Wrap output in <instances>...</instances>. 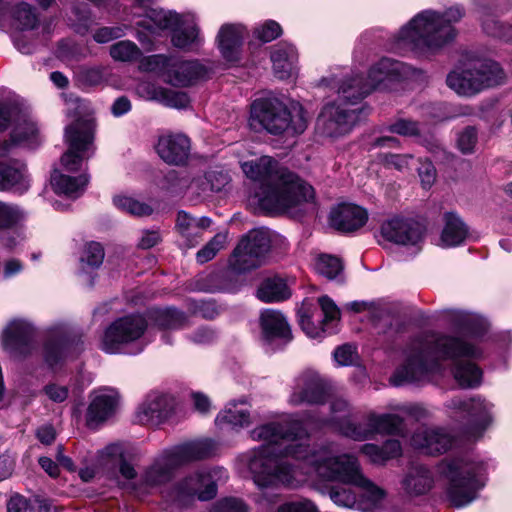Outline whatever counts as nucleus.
<instances>
[{
  "label": "nucleus",
  "mask_w": 512,
  "mask_h": 512,
  "mask_svg": "<svg viewBox=\"0 0 512 512\" xmlns=\"http://www.w3.org/2000/svg\"><path fill=\"white\" fill-rule=\"evenodd\" d=\"M250 436L254 441L263 442L242 456L254 483L261 489L299 486L302 480L298 479L297 468L283 458L307 460L310 464L313 451L309 445L299 442L308 437L303 423L299 420L271 422L254 428Z\"/></svg>",
  "instance_id": "f257e3e1"
},
{
  "label": "nucleus",
  "mask_w": 512,
  "mask_h": 512,
  "mask_svg": "<svg viewBox=\"0 0 512 512\" xmlns=\"http://www.w3.org/2000/svg\"><path fill=\"white\" fill-rule=\"evenodd\" d=\"M481 355V349L465 337L423 333L408 344L405 360L391 382L395 386L422 382L440 368L441 361H451L457 383L462 388H474L480 384L482 372L471 360Z\"/></svg>",
  "instance_id": "f03ea898"
},
{
  "label": "nucleus",
  "mask_w": 512,
  "mask_h": 512,
  "mask_svg": "<svg viewBox=\"0 0 512 512\" xmlns=\"http://www.w3.org/2000/svg\"><path fill=\"white\" fill-rule=\"evenodd\" d=\"M241 168L248 178L259 183L255 198L267 212H287L314 200L313 187L272 157L243 162Z\"/></svg>",
  "instance_id": "7ed1b4c3"
},
{
  "label": "nucleus",
  "mask_w": 512,
  "mask_h": 512,
  "mask_svg": "<svg viewBox=\"0 0 512 512\" xmlns=\"http://www.w3.org/2000/svg\"><path fill=\"white\" fill-rule=\"evenodd\" d=\"M310 466L316 475L325 480L351 484L363 491L364 501L357 502L355 494L347 488H334L330 491L331 500L340 507L352 508L357 505L364 512H374L385 497V491L367 479L360 468L358 459L350 454L335 455L331 445L314 450Z\"/></svg>",
  "instance_id": "20e7f679"
},
{
  "label": "nucleus",
  "mask_w": 512,
  "mask_h": 512,
  "mask_svg": "<svg viewBox=\"0 0 512 512\" xmlns=\"http://www.w3.org/2000/svg\"><path fill=\"white\" fill-rule=\"evenodd\" d=\"M465 15L459 5L451 6L444 13L425 10L413 17L398 33V42L423 53L439 49L456 36L454 24Z\"/></svg>",
  "instance_id": "39448f33"
},
{
  "label": "nucleus",
  "mask_w": 512,
  "mask_h": 512,
  "mask_svg": "<svg viewBox=\"0 0 512 512\" xmlns=\"http://www.w3.org/2000/svg\"><path fill=\"white\" fill-rule=\"evenodd\" d=\"M251 118L259 122L263 129L272 135L302 134L308 127L303 106L293 102L287 106L276 97H262L253 101Z\"/></svg>",
  "instance_id": "423d86ee"
},
{
  "label": "nucleus",
  "mask_w": 512,
  "mask_h": 512,
  "mask_svg": "<svg viewBox=\"0 0 512 512\" xmlns=\"http://www.w3.org/2000/svg\"><path fill=\"white\" fill-rule=\"evenodd\" d=\"M439 472L449 480L447 495L455 507L471 503L484 486V464L468 455L443 460Z\"/></svg>",
  "instance_id": "0eeeda50"
},
{
  "label": "nucleus",
  "mask_w": 512,
  "mask_h": 512,
  "mask_svg": "<svg viewBox=\"0 0 512 512\" xmlns=\"http://www.w3.org/2000/svg\"><path fill=\"white\" fill-rule=\"evenodd\" d=\"M328 85L337 89L338 99L326 104L316 123V130L325 137H340L348 134L365 113L364 107H355L361 100L344 98L339 93L341 81L335 78L329 80Z\"/></svg>",
  "instance_id": "6e6552de"
},
{
  "label": "nucleus",
  "mask_w": 512,
  "mask_h": 512,
  "mask_svg": "<svg viewBox=\"0 0 512 512\" xmlns=\"http://www.w3.org/2000/svg\"><path fill=\"white\" fill-rule=\"evenodd\" d=\"M223 468H201L179 480L166 498L180 508L190 506L195 500L208 501L217 494V483L226 479Z\"/></svg>",
  "instance_id": "1a4fd4ad"
},
{
  "label": "nucleus",
  "mask_w": 512,
  "mask_h": 512,
  "mask_svg": "<svg viewBox=\"0 0 512 512\" xmlns=\"http://www.w3.org/2000/svg\"><path fill=\"white\" fill-rule=\"evenodd\" d=\"M407 74L408 67L404 63L382 58L370 68L367 80L359 74L341 80L339 93L347 99L362 100L373 89L387 88L389 82L398 81Z\"/></svg>",
  "instance_id": "9d476101"
},
{
  "label": "nucleus",
  "mask_w": 512,
  "mask_h": 512,
  "mask_svg": "<svg viewBox=\"0 0 512 512\" xmlns=\"http://www.w3.org/2000/svg\"><path fill=\"white\" fill-rule=\"evenodd\" d=\"M271 241L269 229L250 230L233 250L229 260L231 269L236 273H245L261 266L270 252Z\"/></svg>",
  "instance_id": "9b49d317"
},
{
  "label": "nucleus",
  "mask_w": 512,
  "mask_h": 512,
  "mask_svg": "<svg viewBox=\"0 0 512 512\" xmlns=\"http://www.w3.org/2000/svg\"><path fill=\"white\" fill-rule=\"evenodd\" d=\"M95 121L92 118H79L65 129L67 151L61 157L65 170L74 172L80 169L84 159L94 154Z\"/></svg>",
  "instance_id": "f8f14e48"
},
{
  "label": "nucleus",
  "mask_w": 512,
  "mask_h": 512,
  "mask_svg": "<svg viewBox=\"0 0 512 512\" xmlns=\"http://www.w3.org/2000/svg\"><path fill=\"white\" fill-rule=\"evenodd\" d=\"M149 70L161 73L173 86H189L205 78L207 69L198 61L181 60L162 54L152 55L146 59Z\"/></svg>",
  "instance_id": "ddd939ff"
},
{
  "label": "nucleus",
  "mask_w": 512,
  "mask_h": 512,
  "mask_svg": "<svg viewBox=\"0 0 512 512\" xmlns=\"http://www.w3.org/2000/svg\"><path fill=\"white\" fill-rule=\"evenodd\" d=\"M147 329V321L141 315H129L115 320L105 330L101 349L109 354L124 352V347L138 340Z\"/></svg>",
  "instance_id": "4468645a"
},
{
  "label": "nucleus",
  "mask_w": 512,
  "mask_h": 512,
  "mask_svg": "<svg viewBox=\"0 0 512 512\" xmlns=\"http://www.w3.org/2000/svg\"><path fill=\"white\" fill-rule=\"evenodd\" d=\"M445 405L454 413L463 415L465 419V433L469 437H480L491 422L490 410L492 404L480 397H473L467 400L453 398Z\"/></svg>",
  "instance_id": "2eb2a0df"
},
{
  "label": "nucleus",
  "mask_w": 512,
  "mask_h": 512,
  "mask_svg": "<svg viewBox=\"0 0 512 512\" xmlns=\"http://www.w3.org/2000/svg\"><path fill=\"white\" fill-rule=\"evenodd\" d=\"M329 383L314 370H304L299 373L293 382L289 403L298 406L301 404L321 405L329 397Z\"/></svg>",
  "instance_id": "dca6fc26"
},
{
  "label": "nucleus",
  "mask_w": 512,
  "mask_h": 512,
  "mask_svg": "<svg viewBox=\"0 0 512 512\" xmlns=\"http://www.w3.org/2000/svg\"><path fill=\"white\" fill-rule=\"evenodd\" d=\"M403 430V418L397 414H377L370 412L366 416L365 424L357 427L348 426L344 436L355 441H364L373 438L376 434L398 435Z\"/></svg>",
  "instance_id": "f3484780"
},
{
  "label": "nucleus",
  "mask_w": 512,
  "mask_h": 512,
  "mask_svg": "<svg viewBox=\"0 0 512 512\" xmlns=\"http://www.w3.org/2000/svg\"><path fill=\"white\" fill-rule=\"evenodd\" d=\"M381 237L390 243L401 246H417L424 237L423 226L410 218L393 217L380 227Z\"/></svg>",
  "instance_id": "a211bd4d"
},
{
  "label": "nucleus",
  "mask_w": 512,
  "mask_h": 512,
  "mask_svg": "<svg viewBox=\"0 0 512 512\" xmlns=\"http://www.w3.org/2000/svg\"><path fill=\"white\" fill-rule=\"evenodd\" d=\"M261 337L273 349L286 345L292 340L291 328L286 317L278 310L264 309L260 313Z\"/></svg>",
  "instance_id": "6ab92c4d"
},
{
  "label": "nucleus",
  "mask_w": 512,
  "mask_h": 512,
  "mask_svg": "<svg viewBox=\"0 0 512 512\" xmlns=\"http://www.w3.org/2000/svg\"><path fill=\"white\" fill-rule=\"evenodd\" d=\"M454 437L444 428L421 426L411 436V445L427 455L447 452L453 445Z\"/></svg>",
  "instance_id": "aec40b11"
},
{
  "label": "nucleus",
  "mask_w": 512,
  "mask_h": 512,
  "mask_svg": "<svg viewBox=\"0 0 512 512\" xmlns=\"http://www.w3.org/2000/svg\"><path fill=\"white\" fill-rule=\"evenodd\" d=\"M34 328L24 320H14L3 332V346L12 357L21 358L33 350Z\"/></svg>",
  "instance_id": "412c9836"
},
{
  "label": "nucleus",
  "mask_w": 512,
  "mask_h": 512,
  "mask_svg": "<svg viewBox=\"0 0 512 512\" xmlns=\"http://www.w3.org/2000/svg\"><path fill=\"white\" fill-rule=\"evenodd\" d=\"M104 465L117 467L120 475L127 481L137 477L134 463L137 460L136 450L123 443L107 445L100 453Z\"/></svg>",
  "instance_id": "4be33fe9"
},
{
  "label": "nucleus",
  "mask_w": 512,
  "mask_h": 512,
  "mask_svg": "<svg viewBox=\"0 0 512 512\" xmlns=\"http://www.w3.org/2000/svg\"><path fill=\"white\" fill-rule=\"evenodd\" d=\"M367 221V210L355 204H339L329 213L331 227L342 233H353L362 228Z\"/></svg>",
  "instance_id": "5701e85b"
},
{
  "label": "nucleus",
  "mask_w": 512,
  "mask_h": 512,
  "mask_svg": "<svg viewBox=\"0 0 512 512\" xmlns=\"http://www.w3.org/2000/svg\"><path fill=\"white\" fill-rule=\"evenodd\" d=\"M190 139L184 134L161 136L156 145L159 157L169 165H184L190 155Z\"/></svg>",
  "instance_id": "b1692460"
},
{
  "label": "nucleus",
  "mask_w": 512,
  "mask_h": 512,
  "mask_svg": "<svg viewBox=\"0 0 512 512\" xmlns=\"http://www.w3.org/2000/svg\"><path fill=\"white\" fill-rule=\"evenodd\" d=\"M174 400L172 397L151 393L138 409L137 417L143 424L159 425L167 420L173 412Z\"/></svg>",
  "instance_id": "393cba45"
},
{
  "label": "nucleus",
  "mask_w": 512,
  "mask_h": 512,
  "mask_svg": "<svg viewBox=\"0 0 512 512\" xmlns=\"http://www.w3.org/2000/svg\"><path fill=\"white\" fill-rule=\"evenodd\" d=\"M168 451L178 467H181L193 461L213 457L218 451V445L212 439L203 438L185 442Z\"/></svg>",
  "instance_id": "a878e982"
},
{
  "label": "nucleus",
  "mask_w": 512,
  "mask_h": 512,
  "mask_svg": "<svg viewBox=\"0 0 512 512\" xmlns=\"http://www.w3.org/2000/svg\"><path fill=\"white\" fill-rule=\"evenodd\" d=\"M331 416L329 418H317L313 415L307 414L306 420L309 423H314L315 428L321 429L324 427H331L344 436V429L348 426L357 427L359 423H355L351 419V409L349 403L342 398L334 399L330 404Z\"/></svg>",
  "instance_id": "bb28decb"
},
{
  "label": "nucleus",
  "mask_w": 512,
  "mask_h": 512,
  "mask_svg": "<svg viewBox=\"0 0 512 512\" xmlns=\"http://www.w3.org/2000/svg\"><path fill=\"white\" fill-rule=\"evenodd\" d=\"M404 492L412 497L428 493L434 486L432 470L420 463L411 464L401 481Z\"/></svg>",
  "instance_id": "cd10ccee"
},
{
  "label": "nucleus",
  "mask_w": 512,
  "mask_h": 512,
  "mask_svg": "<svg viewBox=\"0 0 512 512\" xmlns=\"http://www.w3.org/2000/svg\"><path fill=\"white\" fill-rule=\"evenodd\" d=\"M117 405L118 395L115 391H104L93 396L86 412L87 426L97 428L115 413Z\"/></svg>",
  "instance_id": "c85d7f7f"
},
{
  "label": "nucleus",
  "mask_w": 512,
  "mask_h": 512,
  "mask_svg": "<svg viewBox=\"0 0 512 512\" xmlns=\"http://www.w3.org/2000/svg\"><path fill=\"white\" fill-rule=\"evenodd\" d=\"M177 468L179 467L169 451H165L146 468L141 476V485L146 488L159 487L171 480Z\"/></svg>",
  "instance_id": "c756f323"
},
{
  "label": "nucleus",
  "mask_w": 512,
  "mask_h": 512,
  "mask_svg": "<svg viewBox=\"0 0 512 512\" xmlns=\"http://www.w3.org/2000/svg\"><path fill=\"white\" fill-rule=\"evenodd\" d=\"M136 91L146 100H154L172 108L182 109L189 104V97L186 93L160 87L151 82L139 83Z\"/></svg>",
  "instance_id": "7c9ffc66"
},
{
  "label": "nucleus",
  "mask_w": 512,
  "mask_h": 512,
  "mask_svg": "<svg viewBox=\"0 0 512 512\" xmlns=\"http://www.w3.org/2000/svg\"><path fill=\"white\" fill-rule=\"evenodd\" d=\"M71 339L62 326L49 330V336L44 346V359L50 367L61 363L65 358L70 346Z\"/></svg>",
  "instance_id": "2f4dec72"
},
{
  "label": "nucleus",
  "mask_w": 512,
  "mask_h": 512,
  "mask_svg": "<svg viewBox=\"0 0 512 512\" xmlns=\"http://www.w3.org/2000/svg\"><path fill=\"white\" fill-rule=\"evenodd\" d=\"M244 37V27L239 24L223 25L217 35L218 46L222 56L228 62L239 59V49Z\"/></svg>",
  "instance_id": "473e14b6"
},
{
  "label": "nucleus",
  "mask_w": 512,
  "mask_h": 512,
  "mask_svg": "<svg viewBox=\"0 0 512 512\" xmlns=\"http://www.w3.org/2000/svg\"><path fill=\"white\" fill-rule=\"evenodd\" d=\"M273 70L279 79L289 78L296 68L298 53L294 46L288 43H278L271 53Z\"/></svg>",
  "instance_id": "72a5a7b5"
},
{
  "label": "nucleus",
  "mask_w": 512,
  "mask_h": 512,
  "mask_svg": "<svg viewBox=\"0 0 512 512\" xmlns=\"http://www.w3.org/2000/svg\"><path fill=\"white\" fill-rule=\"evenodd\" d=\"M446 82L457 94L464 96L474 95L483 89V81L478 79L474 65L461 71H452Z\"/></svg>",
  "instance_id": "f704fd0d"
},
{
  "label": "nucleus",
  "mask_w": 512,
  "mask_h": 512,
  "mask_svg": "<svg viewBox=\"0 0 512 512\" xmlns=\"http://www.w3.org/2000/svg\"><path fill=\"white\" fill-rule=\"evenodd\" d=\"M25 171V165L18 161H0V191L16 189L23 192L27 190L29 184Z\"/></svg>",
  "instance_id": "c9c22d12"
},
{
  "label": "nucleus",
  "mask_w": 512,
  "mask_h": 512,
  "mask_svg": "<svg viewBox=\"0 0 512 512\" xmlns=\"http://www.w3.org/2000/svg\"><path fill=\"white\" fill-rule=\"evenodd\" d=\"M444 227L441 233V244L443 247H455L461 245L468 236V227L464 221L455 213L444 214Z\"/></svg>",
  "instance_id": "e433bc0d"
},
{
  "label": "nucleus",
  "mask_w": 512,
  "mask_h": 512,
  "mask_svg": "<svg viewBox=\"0 0 512 512\" xmlns=\"http://www.w3.org/2000/svg\"><path fill=\"white\" fill-rule=\"evenodd\" d=\"M88 182L89 176L87 174L74 177L55 170L51 175V184L54 191L70 198L79 197L84 192Z\"/></svg>",
  "instance_id": "4c0bfd02"
},
{
  "label": "nucleus",
  "mask_w": 512,
  "mask_h": 512,
  "mask_svg": "<svg viewBox=\"0 0 512 512\" xmlns=\"http://www.w3.org/2000/svg\"><path fill=\"white\" fill-rule=\"evenodd\" d=\"M150 318L157 327L164 330L183 329L190 325L188 315L173 307L153 309Z\"/></svg>",
  "instance_id": "58836bf2"
},
{
  "label": "nucleus",
  "mask_w": 512,
  "mask_h": 512,
  "mask_svg": "<svg viewBox=\"0 0 512 512\" xmlns=\"http://www.w3.org/2000/svg\"><path fill=\"white\" fill-rule=\"evenodd\" d=\"M256 296L262 302L273 303L287 300L291 296V292L282 278L270 277L261 282Z\"/></svg>",
  "instance_id": "ea45409f"
},
{
  "label": "nucleus",
  "mask_w": 512,
  "mask_h": 512,
  "mask_svg": "<svg viewBox=\"0 0 512 512\" xmlns=\"http://www.w3.org/2000/svg\"><path fill=\"white\" fill-rule=\"evenodd\" d=\"M450 313L456 327L463 335L471 338L480 337L488 328L487 321L478 315L463 311H451Z\"/></svg>",
  "instance_id": "a19ab883"
},
{
  "label": "nucleus",
  "mask_w": 512,
  "mask_h": 512,
  "mask_svg": "<svg viewBox=\"0 0 512 512\" xmlns=\"http://www.w3.org/2000/svg\"><path fill=\"white\" fill-rule=\"evenodd\" d=\"M361 452L373 463H384L387 460L397 458L402 454V447L399 440L389 439L382 446L367 443L361 446Z\"/></svg>",
  "instance_id": "79ce46f5"
},
{
  "label": "nucleus",
  "mask_w": 512,
  "mask_h": 512,
  "mask_svg": "<svg viewBox=\"0 0 512 512\" xmlns=\"http://www.w3.org/2000/svg\"><path fill=\"white\" fill-rule=\"evenodd\" d=\"M172 44L182 50H191L201 42L199 28L193 22L184 21L172 29Z\"/></svg>",
  "instance_id": "37998d69"
},
{
  "label": "nucleus",
  "mask_w": 512,
  "mask_h": 512,
  "mask_svg": "<svg viewBox=\"0 0 512 512\" xmlns=\"http://www.w3.org/2000/svg\"><path fill=\"white\" fill-rule=\"evenodd\" d=\"M215 423L219 428H243L251 423L250 413L248 409L238 408L235 402H231L218 413Z\"/></svg>",
  "instance_id": "c03bdc74"
},
{
  "label": "nucleus",
  "mask_w": 512,
  "mask_h": 512,
  "mask_svg": "<svg viewBox=\"0 0 512 512\" xmlns=\"http://www.w3.org/2000/svg\"><path fill=\"white\" fill-rule=\"evenodd\" d=\"M315 269L317 273L326 277L328 280L343 281V264L340 258L322 254L316 260Z\"/></svg>",
  "instance_id": "a18cd8bd"
},
{
  "label": "nucleus",
  "mask_w": 512,
  "mask_h": 512,
  "mask_svg": "<svg viewBox=\"0 0 512 512\" xmlns=\"http://www.w3.org/2000/svg\"><path fill=\"white\" fill-rule=\"evenodd\" d=\"M476 75L483 81V88L499 85L503 82L504 72L498 63L482 61L474 63Z\"/></svg>",
  "instance_id": "49530a36"
},
{
  "label": "nucleus",
  "mask_w": 512,
  "mask_h": 512,
  "mask_svg": "<svg viewBox=\"0 0 512 512\" xmlns=\"http://www.w3.org/2000/svg\"><path fill=\"white\" fill-rule=\"evenodd\" d=\"M12 18L21 30H32L39 22L35 8L26 2H21L12 9Z\"/></svg>",
  "instance_id": "de8ad7c7"
},
{
  "label": "nucleus",
  "mask_w": 512,
  "mask_h": 512,
  "mask_svg": "<svg viewBox=\"0 0 512 512\" xmlns=\"http://www.w3.org/2000/svg\"><path fill=\"white\" fill-rule=\"evenodd\" d=\"M147 19L154 24L158 29L172 30L181 22V15L162 9L149 8L146 10Z\"/></svg>",
  "instance_id": "09e8293b"
},
{
  "label": "nucleus",
  "mask_w": 512,
  "mask_h": 512,
  "mask_svg": "<svg viewBox=\"0 0 512 512\" xmlns=\"http://www.w3.org/2000/svg\"><path fill=\"white\" fill-rule=\"evenodd\" d=\"M110 55L116 61L134 62L142 56V52L134 42L122 40L111 45Z\"/></svg>",
  "instance_id": "8fccbe9b"
},
{
  "label": "nucleus",
  "mask_w": 512,
  "mask_h": 512,
  "mask_svg": "<svg viewBox=\"0 0 512 512\" xmlns=\"http://www.w3.org/2000/svg\"><path fill=\"white\" fill-rule=\"evenodd\" d=\"M104 256V249L100 243H87L80 257L83 269H96L100 267L103 263Z\"/></svg>",
  "instance_id": "3c124183"
},
{
  "label": "nucleus",
  "mask_w": 512,
  "mask_h": 512,
  "mask_svg": "<svg viewBox=\"0 0 512 512\" xmlns=\"http://www.w3.org/2000/svg\"><path fill=\"white\" fill-rule=\"evenodd\" d=\"M176 229L182 237L186 238L190 246L197 242L196 218L185 211H179L176 219Z\"/></svg>",
  "instance_id": "603ef678"
},
{
  "label": "nucleus",
  "mask_w": 512,
  "mask_h": 512,
  "mask_svg": "<svg viewBox=\"0 0 512 512\" xmlns=\"http://www.w3.org/2000/svg\"><path fill=\"white\" fill-rule=\"evenodd\" d=\"M102 66H81L76 72L77 82L84 87L98 86L105 80Z\"/></svg>",
  "instance_id": "864d4df0"
},
{
  "label": "nucleus",
  "mask_w": 512,
  "mask_h": 512,
  "mask_svg": "<svg viewBox=\"0 0 512 512\" xmlns=\"http://www.w3.org/2000/svg\"><path fill=\"white\" fill-rule=\"evenodd\" d=\"M482 27L484 32L489 36L500 38L507 42L512 41V25L503 24L493 16L483 17Z\"/></svg>",
  "instance_id": "5fc2aeb1"
},
{
  "label": "nucleus",
  "mask_w": 512,
  "mask_h": 512,
  "mask_svg": "<svg viewBox=\"0 0 512 512\" xmlns=\"http://www.w3.org/2000/svg\"><path fill=\"white\" fill-rule=\"evenodd\" d=\"M113 202L119 209L135 216H149L153 212L150 205L139 202L131 197L117 196L114 197Z\"/></svg>",
  "instance_id": "6e6d98bb"
},
{
  "label": "nucleus",
  "mask_w": 512,
  "mask_h": 512,
  "mask_svg": "<svg viewBox=\"0 0 512 512\" xmlns=\"http://www.w3.org/2000/svg\"><path fill=\"white\" fill-rule=\"evenodd\" d=\"M227 241L226 233H217L202 249L196 254L198 263L204 264L212 260L216 254L225 247Z\"/></svg>",
  "instance_id": "4d7b16f0"
},
{
  "label": "nucleus",
  "mask_w": 512,
  "mask_h": 512,
  "mask_svg": "<svg viewBox=\"0 0 512 512\" xmlns=\"http://www.w3.org/2000/svg\"><path fill=\"white\" fill-rule=\"evenodd\" d=\"M378 159L388 169L393 168L399 172H405L409 169L413 156L411 154L383 153L379 154Z\"/></svg>",
  "instance_id": "13d9d810"
},
{
  "label": "nucleus",
  "mask_w": 512,
  "mask_h": 512,
  "mask_svg": "<svg viewBox=\"0 0 512 512\" xmlns=\"http://www.w3.org/2000/svg\"><path fill=\"white\" fill-rule=\"evenodd\" d=\"M23 217L22 211L17 206L0 202V230L12 228Z\"/></svg>",
  "instance_id": "bf43d9fd"
},
{
  "label": "nucleus",
  "mask_w": 512,
  "mask_h": 512,
  "mask_svg": "<svg viewBox=\"0 0 512 512\" xmlns=\"http://www.w3.org/2000/svg\"><path fill=\"white\" fill-rule=\"evenodd\" d=\"M319 306L322 312V319L317 320L323 324L325 328H328V324L333 321H338L340 319V309L334 303V301L328 296H321L318 299Z\"/></svg>",
  "instance_id": "052dcab7"
},
{
  "label": "nucleus",
  "mask_w": 512,
  "mask_h": 512,
  "mask_svg": "<svg viewBox=\"0 0 512 512\" xmlns=\"http://www.w3.org/2000/svg\"><path fill=\"white\" fill-rule=\"evenodd\" d=\"M391 133L401 136L412 137L419 134V125L416 121L408 119H398L387 127Z\"/></svg>",
  "instance_id": "680f3d73"
},
{
  "label": "nucleus",
  "mask_w": 512,
  "mask_h": 512,
  "mask_svg": "<svg viewBox=\"0 0 512 512\" xmlns=\"http://www.w3.org/2000/svg\"><path fill=\"white\" fill-rule=\"evenodd\" d=\"M210 512H248V506L241 499L227 497L217 501Z\"/></svg>",
  "instance_id": "e2e57ef3"
},
{
  "label": "nucleus",
  "mask_w": 512,
  "mask_h": 512,
  "mask_svg": "<svg viewBox=\"0 0 512 512\" xmlns=\"http://www.w3.org/2000/svg\"><path fill=\"white\" fill-rule=\"evenodd\" d=\"M281 33V26L273 20L265 22L261 27L255 30L256 37L262 42H271L279 37Z\"/></svg>",
  "instance_id": "0e129e2a"
},
{
  "label": "nucleus",
  "mask_w": 512,
  "mask_h": 512,
  "mask_svg": "<svg viewBox=\"0 0 512 512\" xmlns=\"http://www.w3.org/2000/svg\"><path fill=\"white\" fill-rule=\"evenodd\" d=\"M333 356L340 366L353 365L357 357L356 348L350 344H344L335 349Z\"/></svg>",
  "instance_id": "69168bd1"
},
{
  "label": "nucleus",
  "mask_w": 512,
  "mask_h": 512,
  "mask_svg": "<svg viewBox=\"0 0 512 512\" xmlns=\"http://www.w3.org/2000/svg\"><path fill=\"white\" fill-rule=\"evenodd\" d=\"M477 141L475 128L466 127L458 136L457 145L462 153H471Z\"/></svg>",
  "instance_id": "338daca9"
},
{
  "label": "nucleus",
  "mask_w": 512,
  "mask_h": 512,
  "mask_svg": "<svg viewBox=\"0 0 512 512\" xmlns=\"http://www.w3.org/2000/svg\"><path fill=\"white\" fill-rule=\"evenodd\" d=\"M276 512H318V508L312 501L302 499L284 503L278 507Z\"/></svg>",
  "instance_id": "774afa93"
}]
</instances>
